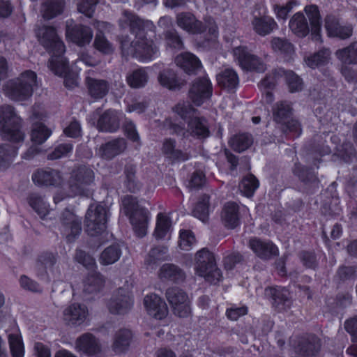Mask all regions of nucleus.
Instances as JSON below:
<instances>
[{
  "mask_svg": "<svg viewBox=\"0 0 357 357\" xmlns=\"http://www.w3.org/2000/svg\"><path fill=\"white\" fill-rule=\"evenodd\" d=\"M173 112L182 121L180 123L169 122V126L175 134L185 138H205L209 135L206 121L196 116V109L189 102H178L173 108Z\"/></svg>",
  "mask_w": 357,
  "mask_h": 357,
  "instance_id": "f257e3e1",
  "label": "nucleus"
},
{
  "mask_svg": "<svg viewBox=\"0 0 357 357\" xmlns=\"http://www.w3.org/2000/svg\"><path fill=\"white\" fill-rule=\"evenodd\" d=\"M40 43L51 54L48 66L55 74L62 75L67 69L66 59L63 57L65 45L56 33L55 29L50 26H43L36 31Z\"/></svg>",
  "mask_w": 357,
  "mask_h": 357,
  "instance_id": "f03ea898",
  "label": "nucleus"
},
{
  "mask_svg": "<svg viewBox=\"0 0 357 357\" xmlns=\"http://www.w3.org/2000/svg\"><path fill=\"white\" fill-rule=\"evenodd\" d=\"M154 35V27L152 31L141 30L135 35V38L130 41L128 37L121 40L123 54L136 57L142 61H149L159 55V50L152 39Z\"/></svg>",
  "mask_w": 357,
  "mask_h": 357,
  "instance_id": "7ed1b4c3",
  "label": "nucleus"
},
{
  "mask_svg": "<svg viewBox=\"0 0 357 357\" xmlns=\"http://www.w3.org/2000/svg\"><path fill=\"white\" fill-rule=\"evenodd\" d=\"M22 119L10 105L0 107V131L2 138L17 143L22 142L24 134L21 130Z\"/></svg>",
  "mask_w": 357,
  "mask_h": 357,
  "instance_id": "20e7f679",
  "label": "nucleus"
},
{
  "mask_svg": "<svg viewBox=\"0 0 357 357\" xmlns=\"http://www.w3.org/2000/svg\"><path fill=\"white\" fill-rule=\"evenodd\" d=\"M195 272L211 284H216L222 280V273L216 266L214 256L206 249L200 250L195 255Z\"/></svg>",
  "mask_w": 357,
  "mask_h": 357,
  "instance_id": "39448f33",
  "label": "nucleus"
},
{
  "mask_svg": "<svg viewBox=\"0 0 357 357\" xmlns=\"http://www.w3.org/2000/svg\"><path fill=\"white\" fill-rule=\"evenodd\" d=\"M36 74L32 70L22 73L16 79L7 82L6 94L15 100H23L30 97L36 84Z\"/></svg>",
  "mask_w": 357,
  "mask_h": 357,
  "instance_id": "423d86ee",
  "label": "nucleus"
},
{
  "mask_svg": "<svg viewBox=\"0 0 357 357\" xmlns=\"http://www.w3.org/2000/svg\"><path fill=\"white\" fill-rule=\"evenodd\" d=\"M123 204L135 234L139 237L144 236L147 233L149 221V211L132 197L125 199Z\"/></svg>",
  "mask_w": 357,
  "mask_h": 357,
  "instance_id": "0eeeda50",
  "label": "nucleus"
},
{
  "mask_svg": "<svg viewBox=\"0 0 357 357\" xmlns=\"http://www.w3.org/2000/svg\"><path fill=\"white\" fill-rule=\"evenodd\" d=\"M94 181V173L91 169L81 166L75 169L68 181L66 190L68 197L82 195L85 193Z\"/></svg>",
  "mask_w": 357,
  "mask_h": 357,
  "instance_id": "6e6552de",
  "label": "nucleus"
},
{
  "mask_svg": "<svg viewBox=\"0 0 357 357\" xmlns=\"http://www.w3.org/2000/svg\"><path fill=\"white\" fill-rule=\"evenodd\" d=\"M108 218L107 208L101 204H91L85 216V226L88 234L98 236L106 229Z\"/></svg>",
  "mask_w": 357,
  "mask_h": 357,
  "instance_id": "1a4fd4ad",
  "label": "nucleus"
},
{
  "mask_svg": "<svg viewBox=\"0 0 357 357\" xmlns=\"http://www.w3.org/2000/svg\"><path fill=\"white\" fill-rule=\"evenodd\" d=\"M59 231L68 243H72L82 232V218L69 210H65L59 218Z\"/></svg>",
  "mask_w": 357,
  "mask_h": 357,
  "instance_id": "9d476101",
  "label": "nucleus"
},
{
  "mask_svg": "<svg viewBox=\"0 0 357 357\" xmlns=\"http://www.w3.org/2000/svg\"><path fill=\"white\" fill-rule=\"evenodd\" d=\"M133 298L130 292L123 288L114 291L107 302V307L114 314L128 313L133 306Z\"/></svg>",
  "mask_w": 357,
  "mask_h": 357,
  "instance_id": "9b49d317",
  "label": "nucleus"
},
{
  "mask_svg": "<svg viewBox=\"0 0 357 357\" xmlns=\"http://www.w3.org/2000/svg\"><path fill=\"white\" fill-rule=\"evenodd\" d=\"M166 296L176 315L180 317L190 316V301L185 291L176 287L169 288L167 290Z\"/></svg>",
  "mask_w": 357,
  "mask_h": 357,
  "instance_id": "f8f14e48",
  "label": "nucleus"
},
{
  "mask_svg": "<svg viewBox=\"0 0 357 357\" xmlns=\"http://www.w3.org/2000/svg\"><path fill=\"white\" fill-rule=\"evenodd\" d=\"M233 55L243 69L261 73L266 68V65L261 59L258 56L251 54L245 47H235L233 50Z\"/></svg>",
  "mask_w": 357,
  "mask_h": 357,
  "instance_id": "ddd939ff",
  "label": "nucleus"
},
{
  "mask_svg": "<svg viewBox=\"0 0 357 357\" xmlns=\"http://www.w3.org/2000/svg\"><path fill=\"white\" fill-rule=\"evenodd\" d=\"M89 315L86 305L73 303L66 307L63 312V320L70 326L77 327L83 324Z\"/></svg>",
  "mask_w": 357,
  "mask_h": 357,
  "instance_id": "4468645a",
  "label": "nucleus"
},
{
  "mask_svg": "<svg viewBox=\"0 0 357 357\" xmlns=\"http://www.w3.org/2000/svg\"><path fill=\"white\" fill-rule=\"evenodd\" d=\"M212 94V85L209 79L204 77L196 79L189 91V97L197 106L201 105Z\"/></svg>",
  "mask_w": 357,
  "mask_h": 357,
  "instance_id": "2eb2a0df",
  "label": "nucleus"
},
{
  "mask_svg": "<svg viewBox=\"0 0 357 357\" xmlns=\"http://www.w3.org/2000/svg\"><path fill=\"white\" fill-rule=\"evenodd\" d=\"M45 114L43 111L34 109L31 117L33 122V127L31 133V141L36 144L44 143L52 135V131L43 123Z\"/></svg>",
  "mask_w": 357,
  "mask_h": 357,
  "instance_id": "dca6fc26",
  "label": "nucleus"
},
{
  "mask_svg": "<svg viewBox=\"0 0 357 357\" xmlns=\"http://www.w3.org/2000/svg\"><path fill=\"white\" fill-rule=\"evenodd\" d=\"M73 24V20L66 22V37L79 46L89 44L93 38L91 28L83 25H76L71 28Z\"/></svg>",
  "mask_w": 357,
  "mask_h": 357,
  "instance_id": "f3484780",
  "label": "nucleus"
},
{
  "mask_svg": "<svg viewBox=\"0 0 357 357\" xmlns=\"http://www.w3.org/2000/svg\"><path fill=\"white\" fill-rule=\"evenodd\" d=\"M93 70H89L85 78L88 93L95 100L103 98L108 93L110 84L105 79L93 77Z\"/></svg>",
  "mask_w": 357,
  "mask_h": 357,
  "instance_id": "a211bd4d",
  "label": "nucleus"
},
{
  "mask_svg": "<svg viewBox=\"0 0 357 357\" xmlns=\"http://www.w3.org/2000/svg\"><path fill=\"white\" fill-rule=\"evenodd\" d=\"M119 26L122 29L129 28L133 35H136L139 29H149L152 31L154 27L151 21H144L128 11H123L119 20Z\"/></svg>",
  "mask_w": 357,
  "mask_h": 357,
  "instance_id": "6ab92c4d",
  "label": "nucleus"
},
{
  "mask_svg": "<svg viewBox=\"0 0 357 357\" xmlns=\"http://www.w3.org/2000/svg\"><path fill=\"white\" fill-rule=\"evenodd\" d=\"M144 304L148 313L157 319H162L168 314L167 304L156 294L146 296Z\"/></svg>",
  "mask_w": 357,
  "mask_h": 357,
  "instance_id": "aec40b11",
  "label": "nucleus"
},
{
  "mask_svg": "<svg viewBox=\"0 0 357 357\" xmlns=\"http://www.w3.org/2000/svg\"><path fill=\"white\" fill-rule=\"evenodd\" d=\"M249 247L253 252L262 259H269L278 255V248L271 241L252 238L249 241Z\"/></svg>",
  "mask_w": 357,
  "mask_h": 357,
  "instance_id": "412c9836",
  "label": "nucleus"
},
{
  "mask_svg": "<svg viewBox=\"0 0 357 357\" xmlns=\"http://www.w3.org/2000/svg\"><path fill=\"white\" fill-rule=\"evenodd\" d=\"M176 142L171 138L165 139L162 144L161 153L171 162L188 160L190 155L186 152L176 148Z\"/></svg>",
  "mask_w": 357,
  "mask_h": 357,
  "instance_id": "4be33fe9",
  "label": "nucleus"
},
{
  "mask_svg": "<svg viewBox=\"0 0 357 357\" xmlns=\"http://www.w3.org/2000/svg\"><path fill=\"white\" fill-rule=\"evenodd\" d=\"M75 349L90 356L99 353L101 350L98 340L91 333H84L75 341Z\"/></svg>",
  "mask_w": 357,
  "mask_h": 357,
  "instance_id": "5701e85b",
  "label": "nucleus"
},
{
  "mask_svg": "<svg viewBox=\"0 0 357 357\" xmlns=\"http://www.w3.org/2000/svg\"><path fill=\"white\" fill-rule=\"evenodd\" d=\"M221 220L228 228L233 229L237 227L240 222L238 205L232 202L226 203L221 211Z\"/></svg>",
  "mask_w": 357,
  "mask_h": 357,
  "instance_id": "b1692460",
  "label": "nucleus"
},
{
  "mask_svg": "<svg viewBox=\"0 0 357 357\" xmlns=\"http://www.w3.org/2000/svg\"><path fill=\"white\" fill-rule=\"evenodd\" d=\"M33 181L40 185H57L62 181V176L56 170H38L32 175Z\"/></svg>",
  "mask_w": 357,
  "mask_h": 357,
  "instance_id": "393cba45",
  "label": "nucleus"
},
{
  "mask_svg": "<svg viewBox=\"0 0 357 357\" xmlns=\"http://www.w3.org/2000/svg\"><path fill=\"white\" fill-rule=\"evenodd\" d=\"M176 23L180 28L188 33H198L204 30L202 23L190 13L178 14L176 16Z\"/></svg>",
  "mask_w": 357,
  "mask_h": 357,
  "instance_id": "a878e982",
  "label": "nucleus"
},
{
  "mask_svg": "<svg viewBox=\"0 0 357 357\" xmlns=\"http://www.w3.org/2000/svg\"><path fill=\"white\" fill-rule=\"evenodd\" d=\"M175 63L187 74L195 73L202 67L199 59L190 52H184L177 55L175 58Z\"/></svg>",
  "mask_w": 357,
  "mask_h": 357,
  "instance_id": "bb28decb",
  "label": "nucleus"
},
{
  "mask_svg": "<svg viewBox=\"0 0 357 357\" xmlns=\"http://www.w3.org/2000/svg\"><path fill=\"white\" fill-rule=\"evenodd\" d=\"M158 277L164 281L181 282L184 281L185 274L178 266L172 264H165L160 267Z\"/></svg>",
  "mask_w": 357,
  "mask_h": 357,
  "instance_id": "cd10ccee",
  "label": "nucleus"
},
{
  "mask_svg": "<svg viewBox=\"0 0 357 357\" xmlns=\"http://www.w3.org/2000/svg\"><path fill=\"white\" fill-rule=\"evenodd\" d=\"M121 114L114 110L105 112L98 121V128L104 132H115L119 128Z\"/></svg>",
  "mask_w": 357,
  "mask_h": 357,
  "instance_id": "c85d7f7f",
  "label": "nucleus"
},
{
  "mask_svg": "<svg viewBox=\"0 0 357 357\" xmlns=\"http://www.w3.org/2000/svg\"><path fill=\"white\" fill-rule=\"evenodd\" d=\"M325 27L329 36L345 39L351 36L352 28L350 26H340L333 16H328L325 20Z\"/></svg>",
  "mask_w": 357,
  "mask_h": 357,
  "instance_id": "c756f323",
  "label": "nucleus"
},
{
  "mask_svg": "<svg viewBox=\"0 0 357 357\" xmlns=\"http://www.w3.org/2000/svg\"><path fill=\"white\" fill-rule=\"evenodd\" d=\"M289 27L291 31L299 38L305 37L310 32V26L303 13L298 12L290 19Z\"/></svg>",
  "mask_w": 357,
  "mask_h": 357,
  "instance_id": "7c9ffc66",
  "label": "nucleus"
},
{
  "mask_svg": "<svg viewBox=\"0 0 357 357\" xmlns=\"http://www.w3.org/2000/svg\"><path fill=\"white\" fill-rule=\"evenodd\" d=\"M104 285V277L97 271H92L83 281V291L88 294H96L102 290Z\"/></svg>",
  "mask_w": 357,
  "mask_h": 357,
  "instance_id": "2f4dec72",
  "label": "nucleus"
},
{
  "mask_svg": "<svg viewBox=\"0 0 357 357\" xmlns=\"http://www.w3.org/2000/svg\"><path fill=\"white\" fill-rule=\"evenodd\" d=\"M126 147L123 139H116L102 145L99 149V154L106 159H112L122 153Z\"/></svg>",
  "mask_w": 357,
  "mask_h": 357,
  "instance_id": "473e14b6",
  "label": "nucleus"
},
{
  "mask_svg": "<svg viewBox=\"0 0 357 357\" xmlns=\"http://www.w3.org/2000/svg\"><path fill=\"white\" fill-rule=\"evenodd\" d=\"M311 25L312 39L314 40H321V22L320 14L317 6L314 5L307 6L304 8Z\"/></svg>",
  "mask_w": 357,
  "mask_h": 357,
  "instance_id": "72a5a7b5",
  "label": "nucleus"
},
{
  "mask_svg": "<svg viewBox=\"0 0 357 357\" xmlns=\"http://www.w3.org/2000/svg\"><path fill=\"white\" fill-rule=\"evenodd\" d=\"M255 31L261 36H266L277 28V23L269 16L255 17L252 21Z\"/></svg>",
  "mask_w": 357,
  "mask_h": 357,
  "instance_id": "f704fd0d",
  "label": "nucleus"
},
{
  "mask_svg": "<svg viewBox=\"0 0 357 357\" xmlns=\"http://www.w3.org/2000/svg\"><path fill=\"white\" fill-rule=\"evenodd\" d=\"M331 59V52L328 49H323L317 52L307 56L304 62L307 66L314 69L326 65Z\"/></svg>",
  "mask_w": 357,
  "mask_h": 357,
  "instance_id": "c9c22d12",
  "label": "nucleus"
},
{
  "mask_svg": "<svg viewBox=\"0 0 357 357\" xmlns=\"http://www.w3.org/2000/svg\"><path fill=\"white\" fill-rule=\"evenodd\" d=\"M172 230V221L170 218L160 213L157 215L156 226L154 235L156 238L162 239L165 237H169Z\"/></svg>",
  "mask_w": 357,
  "mask_h": 357,
  "instance_id": "e433bc0d",
  "label": "nucleus"
},
{
  "mask_svg": "<svg viewBox=\"0 0 357 357\" xmlns=\"http://www.w3.org/2000/svg\"><path fill=\"white\" fill-rule=\"evenodd\" d=\"M279 76L284 78L291 92H296L302 89L303 82L293 71H286L280 68L275 72L273 77L276 78Z\"/></svg>",
  "mask_w": 357,
  "mask_h": 357,
  "instance_id": "4c0bfd02",
  "label": "nucleus"
},
{
  "mask_svg": "<svg viewBox=\"0 0 357 357\" xmlns=\"http://www.w3.org/2000/svg\"><path fill=\"white\" fill-rule=\"evenodd\" d=\"M65 6L63 0H46L41 12L44 18L50 20L62 13Z\"/></svg>",
  "mask_w": 357,
  "mask_h": 357,
  "instance_id": "58836bf2",
  "label": "nucleus"
},
{
  "mask_svg": "<svg viewBox=\"0 0 357 357\" xmlns=\"http://www.w3.org/2000/svg\"><path fill=\"white\" fill-rule=\"evenodd\" d=\"M132 335L128 329H121L116 332L114 342L113 349L118 353L123 352L128 349L130 346Z\"/></svg>",
  "mask_w": 357,
  "mask_h": 357,
  "instance_id": "ea45409f",
  "label": "nucleus"
},
{
  "mask_svg": "<svg viewBox=\"0 0 357 357\" xmlns=\"http://www.w3.org/2000/svg\"><path fill=\"white\" fill-rule=\"evenodd\" d=\"M335 56L342 65L357 64V41L347 47L337 50Z\"/></svg>",
  "mask_w": 357,
  "mask_h": 357,
  "instance_id": "a19ab883",
  "label": "nucleus"
},
{
  "mask_svg": "<svg viewBox=\"0 0 357 357\" xmlns=\"http://www.w3.org/2000/svg\"><path fill=\"white\" fill-rule=\"evenodd\" d=\"M121 255L122 252L119 245H110L101 252L99 262L104 266L113 264L120 259Z\"/></svg>",
  "mask_w": 357,
  "mask_h": 357,
  "instance_id": "79ce46f5",
  "label": "nucleus"
},
{
  "mask_svg": "<svg viewBox=\"0 0 357 357\" xmlns=\"http://www.w3.org/2000/svg\"><path fill=\"white\" fill-rule=\"evenodd\" d=\"M17 154V148L10 144L0 146V170L8 168Z\"/></svg>",
  "mask_w": 357,
  "mask_h": 357,
  "instance_id": "37998d69",
  "label": "nucleus"
},
{
  "mask_svg": "<svg viewBox=\"0 0 357 357\" xmlns=\"http://www.w3.org/2000/svg\"><path fill=\"white\" fill-rule=\"evenodd\" d=\"M217 80L222 87L227 89H235L238 84L237 73L232 69H225L217 76Z\"/></svg>",
  "mask_w": 357,
  "mask_h": 357,
  "instance_id": "c03bdc74",
  "label": "nucleus"
},
{
  "mask_svg": "<svg viewBox=\"0 0 357 357\" xmlns=\"http://www.w3.org/2000/svg\"><path fill=\"white\" fill-rule=\"evenodd\" d=\"M29 206L40 215L44 218L50 212L49 204L44 198L38 194H31L28 199Z\"/></svg>",
  "mask_w": 357,
  "mask_h": 357,
  "instance_id": "a18cd8bd",
  "label": "nucleus"
},
{
  "mask_svg": "<svg viewBox=\"0 0 357 357\" xmlns=\"http://www.w3.org/2000/svg\"><path fill=\"white\" fill-rule=\"evenodd\" d=\"M273 50L280 54L291 56L294 52V45L287 40L280 38H273L271 41Z\"/></svg>",
  "mask_w": 357,
  "mask_h": 357,
  "instance_id": "49530a36",
  "label": "nucleus"
},
{
  "mask_svg": "<svg viewBox=\"0 0 357 357\" xmlns=\"http://www.w3.org/2000/svg\"><path fill=\"white\" fill-rule=\"evenodd\" d=\"M149 79L146 72L143 69L133 71L127 77V82L132 88H141L144 86Z\"/></svg>",
  "mask_w": 357,
  "mask_h": 357,
  "instance_id": "de8ad7c7",
  "label": "nucleus"
},
{
  "mask_svg": "<svg viewBox=\"0 0 357 357\" xmlns=\"http://www.w3.org/2000/svg\"><path fill=\"white\" fill-rule=\"evenodd\" d=\"M291 108L287 102H280L277 103L273 109V117L276 123H286V121L290 118Z\"/></svg>",
  "mask_w": 357,
  "mask_h": 357,
  "instance_id": "09e8293b",
  "label": "nucleus"
},
{
  "mask_svg": "<svg viewBox=\"0 0 357 357\" xmlns=\"http://www.w3.org/2000/svg\"><path fill=\"white\" fill-rule=\"evenodd\" d=\"M258 187L259 181L252 174L246 176L239 185L242 194L248 197H252Z\"/></svg>",
  "mask_w": 357,
  "mask_h": 357,
  "instance_id": "8fccbe9b",
  "label": "nucleus"
},
{
  "mask_svg": "<svg viewBox=\"0 0 357 357\" xmlns=\"http://www.w3.org/2000/svg\"><path fill=\"white\" fill-rule=\"evenodd\" d=\"M158 80L161 85L169 89L178 87L181 84L174 72L171 70L162 72L158 77Z\"/></svg>",
  "mask_w": 357,
  "mask_h": 357,
  "instance_id": "3c124183",
  "label": "nucleus"
},
{
  "mask_svg": "<svg viewBox=\"0 0 357 357\" xmlns=\"http://www.w3.org/2000/svg\"><path fill=\"white\" fill-rule=\"evenodd\" d=\"M229 143L233 149L242 152L252 144V139L248 134H240L232 137Z\"/></svg>",
  "mask_w": 357,
  "mask_h": 357,
  "instance_id": "603ef678",
  "label": "nucleus"
},
{
  "mask_svg": "<svg viewBox=\"0 0 357 357\" xmlns=\"http://www.w3.org/2000/svg\"><path fill=\"white\" fill-rule=\"evenodd\" d=\"M8 342L12 356L24 357V348L21 336L17 334H10Z\"/></svg>",
  "mask_w": 357,
  "mask_h": 357,
  "instance_id": "864d4df0",
  "label": "nucleus"
},
{
  "mask_svg": "<svg viewBox=\"0 0 357 357\" xmlns=\"http://www.w3.org/2000/svg\"><path fill=\"white\" fill-rule=\"evenodd\" d=\"M208 203L209 197L206 195H203L193 209V215L203 222L205 221L207 219L209 211Z\"/></svg>",
  "mask_w": 357,
  "mask_h": 357,
  "instance_id": "5fc2aeb1",
  "label": "nucleus"
},
{
  "mask_svg": "<svg viewBox=\"0 0 357 357\" xmlns=\"http://www.w3.org/2000/svg\"><path fill=\"white\" fill-rule=\"evenodd\" d=\"M265 295L271 297L275 303H282L288 301L289 293L285 288L268 287L265 289Z\"/></svg>",
  "mask_w": 357,
  "mask_h": 357,
  "instance_id": "6e6d98bb",
  "label": "nucleus"
},
{
  "mask_svg": "<svg viewBox=\"0 0 357 357\" xmlns=\"http://www.w3.org/2000/svg\"><path fill=\"white\" fill-rule=\"evenodd\" d=\"M320 349L319 341L313 337L312 340L305 342L302 344L300 352L305 357L314 356Z\"/></svg>",
  "mask_w": 357,
  "mask_h": 357,
  "instance_id": "4d7b16f0",
  "label": "nucleus"
},
{
  "mask_svg": "<svg viewBox=\"0 0 357 357\" xmlns=\"http://www.w3.org/2000/svg\"><path fill=\"white\" fill-rule=\"evenodd\" d=\"M94 47L102 54H109L114 52V47L108 40L101 33H96L94 40Z\"/></svg>",
  "mask_w": 357,
  "mask_h": 357,
  "instance_id": "13d9d810",
  "label": "nucleus"
},
{
  "mask_svg": "<svg viewBox=\"0 0 357 357\" xmlns=\"http://www.w3.org/2000/svg\"><path fill=\"white\" fill-rule=\"evenodd\" d=\"M195 243V237L191 231H180L178 245L181 250H190Z\"/></svg>",
  "mask_w": 357,
  "mask_h": 357,
  "instance_id": "bf43d9fd",
  "label": "nucleus"
},
{
  "mask_svg": "<svg viewBox=\"0 0 357 357\" xmlns=\"http://www.w3.org/2000/svg\"><path fill=\"white\" fill-rule=\"evenodd\" d=\"M167 256V247H157L152 249L146 259V263L148 265L155 264L158 261L163 260L166 259Z\"/></svg>",
  "mask_w": 357,
  "mask_h": 357,
  "instance_id": "052dcab7",
  "label": "nucleus"
},
{
  "mask_svg": "<svg viewBox=\"0 0 357 357\" xmlns=\"http://www.w3.org/2000/svg\"><path fill=\"white\" fill-rule=\"evenodd\" d=\"M97 0H79L77 3L78 11L86 17H91L94 13Z\"/></svg>",
  "mask_w": 357,
  "mask_h": 357,
  "instance_id": "680f3d73",
  "label": "nucleus"
},
{
  "mask_svg": "<svg viewBox=\"0 0 357 357\" xmlns=\"http://www.w3.org/2000/svg\"><path fill=\"white\" fill-rule=\"evenodd\" d=\"M75 259L87 269L93 270L96 268L95 259L82 250H77Z\"/></svg>",
  "mask_w": 357,
  "mask_h": 357,
  "instance_id": "e2e57ef3",
  "label": "nucleus"
},
{
  "mask_svg": "<svg viewBox=\"0 0 357 357\" xmlns=\"http://www.w3.org/2000/svg\"><path fill=\"white\" fill-rule=\"evenodd\" d=\"M275 84V77L273 76H267L261 83L260 86L266 90L264 100L267 103H271L273 100V96L269 89H272Z\"/></svg>",
  "mask_w": 357,
  "mask_h": 357,
  "instance_id": "0e129e2a",
  "label": "nucleus"
},
{
  "mask_svg": "<svg viewBox=\"0 0 357 357\" xmlns=\"http://www.w3.org/2000/svg\"><path fill=\"white\" fill-rule=\"evenodd\" d=\"M73 146L70 144H61L55 148V149L48 155V159L56 160L63 156H66L68 153L71 152Z\"/></svg>",
  "mask_w": 357,
  "mask_h": 357,
  "instance_id": "69168bd1",
  "label": "nucleus"
},
{
  "mask_svg": "<svg viewBox=\"0 0 357 357\" xmlns=\"http://www.w3.org/2000/svg\"><path fill=\"white\" fill-rule=\"evenodd\" d=\"M33 357H51L50 349L42 342L33 345Z\"/></svg>",
  "mask_w": 357,
  "mask_h": 357,
  "instance_id": "338daca9",
  "label": "nucleus"
},
{
  "mask_svg": "<svg viewBox=\"0 0 357 357\" xmlns=\"http://www.w3.org/2000/svg\"><path fill=\"white\" fill-rule=\"evenodd\" d=\"M248 313L247 307L242 306L238 307H231L227 310L226 314L227 317L232 320L236 321L241 316H243Z\"/></svg>",
  "mask_w": 357,
  "mask_h": 357,
  "instance_id": "774afa93",
  "label": "nucleus"
}]
</instances>
